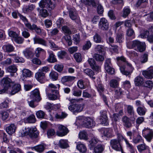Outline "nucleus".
Wrapping results in <instances>:
<instances>
[{"label":"nucleus","instance_id":"39448f33","mask_svg":"<svg viewBox=\"0 0 153 153\" xmlns=\"http://www.w3.org/2000/svg\"><path fill=\"white\" fill-rule=\"evenodd\" d=\"M142 133L147 141L150 142L153 138V130L147 127L143 130Z\"/></svg>","mask_w":153,"mask_h":153},{"label":"nucleus","instance_id":"a211bd4d","mask_svg":"<svg viewBox=\"0 0 153 153\" xmlns=\"http://www.w3.org/2000/svg\"><path fill=\"white\" fill-rule=\"evenodd\" d=\"M1 82L3 86L10 89L11 88L10 86L12 83H13L11 80L8 77H4L1 80Z\"/></svg>","mask_w":153,"mask_h":153},{"label":"nucleus","instance_id":"6ab92c4d","mask_svg":"<svg viewBox=\"0 0 153 153\" xmlns=\"http://www.w3.org/2000/svg\"><path fill=\"white\" fill-rule=\"evenodd\" d=\"M30 130H29L28 135L31 138H36L38 137L39 133L35 127L30 128Z\"/></svg>","mask_w":153,"mask_h":153},{"label":"nucleus","instance_id":"2eb2a0df","mask_svg":"<svg viewBox=\"0 0 153 153\" xmlns=\"http://www.w3.org/2000/svg\"><path fill=\"white\" fill-rule=\"evenodd\" d=\"M101 118L100 120L102 124L104 126L108 125V117L107 115V112L105 111H103L100 112Z\"/></svg>","mask_w":153,"mask_h":153},{"label":"nucleus","instance_id":"7c9ffc66","mask_svg":"<svg viewBox=\"0 0 153 153\" xmlns=\"http://www.w3.org/2000/svg\"><path fill=\"white\" fill-rule=\"evenodd\" d=\"M2 48L4 52H10L14 51V47L11 45H5L3 46Z\"/></svg>","mask_w":153,"mask_h":153},{"label":"nucleus","instance_id":"72a5a7b5","mask_svg":"<svg viewBox=\"0 0 153 153\" xmlns=\"http://www.w3.org/2000/svg\"><path fill=\"white\" fill-rule=\"evenodd\" d=\"M32 74L31 71L27 69H24L22 71V76L24 78L30 77Z\"/></svg>","mask_w":153,"mask_h":153},{"label":"nucleus","instance_id":"f8f14e48","mask_svg":"<svg viewBox=\"0 0 153 153\" xmlns=\"http://www.w3.org/2000/svg\"><path fill=\"white\" fill-rule=\"evenodd\" d=\"M69 16L70 18L73 20L79 22V18L76 13V10L74 8H71L69 10Z\"/></svg>","mask_w":153,"mask_h":153},{"label":"nucleus","instance_id":"6e6d98bb","mask_svg":"<svg viewBox=\"0 0 153 153\" xmlns=\"http://www.w3.org/2000/svg\"><path fill=\"white\" fill-rule=\"evenodd\" d=\"M127 111L128 113L130 115H134V112L133 106L131 105H128Z\"/></svg>","mask_w":153,"mask_h":153},{"label":"nucleus","instance_id":"e433bc0d","mask_svg":"<svg viewBox=\"0 0 153 153\" xmlns=\"http://www.w3.org/2000/svg\"><path fill=\"white\" fill-rule=\"evenodd\" d=\"M124 141L127 145V147L128 148L131 153H135L136 149L134 147L130 144L126 139H124Z\"/></svg>","mask_w":153,"mask_h":153},{"label":"nucleus","instance_id":"c03bdc74","mask_svg":"<svg viewBox=\"0 0 153 153\" xmlns=\"http://www.w3.org/2000/svg\"><path fill=\"white\" fill-rule=\"evenodd\" d=\"M79 135V137L80 139L87 140L88 139V134L85 131H82L80 132Z\"/></svg>","mask_w":153,"mask_h":153},{"label":"nucleus","instance_id":"5701e85b","mask_svg":"<svg viewBox=\"0 0 153 153\" xmlns=\"http://www.w3.org/2000/svg\"><path fill=\"white\" fill-rule=\"evenodd\" d=\"M34 44H38L45 46H47V42L44 39L39 37L35 36L33 38Z\"/></svg>","mask_w":153,"mask_h":153},{"label":"nucleus","instance_id":"aec40b11","mask_svg":"<svg viewBox=\"0 0 153 153\" xmlns=\"http://www.w3.org/2000/svg\"><path fill=\"white\" fill-rule=\"evenodd\" d=\"M122 120L123 125L126 128H129L132 126L130 119L126 116L123 117Z\"/></svg>","mask_w":153,"mask_h":153},{"label":"nucleus","instance_id":"69168bd1","mask_svg":"<svg viewBox=\"0 0 153 153\" xmlns=\"http://www.w3.org/2000/svg\"><path fill=\"white\" fill-rule=\"evenodd\" d=\"M105 69L106 71L110 74H113L114 73V69L111 67V66L108 67L107 66L106 68H105Z\"/></svg>","mask_w":153,"mask_h":153},{"label":"nucleus","instance_id":"b1692460","mask_svg":"<svg viewBox=\"0 0 153 153\" xmlns=\"http://www.w3.org/2000/svg\"><path fill=\"white\" fill-rule=\"evenodd\" d=\"M16 127L14 124H11L6 128V131L9 134H12L16 131Z\"/></svg>","mask_w":153,"mask_h":153},{"label":"nucleus","instance_id":"603ef678","mask_svg":"<svg viewBox=\"0 0 153 153\" xmlns=\"http://www.w3.org/2000/svg\"><path fill=\"white\" fill-rule=\"evenodd\" d=\"M130 9L128 7H125L123 10V16L124 18H126L130 13Z\"/></svg>","mask_w":153,"mask_h":153},{"label":"nucleus","instance_id":"680f3d73","mask_svg":"<svg viewBox=\"0 0 153 153\" xmlns=\"http://www.w3.org/2000/svg\"><path fill=\"white\" fill-rule=\"evenodd\" d=\"M94 57L97 61H102L104 59L103 56L98 54H94Z\"/></svg>","mask_w":153,"mask_h":153},{"label":"nucleus","instance_id":"f257e3e1","mask_svg":"<svg viewBox=\"0 0 153 153\" xmlns=\"http://www.w3.org/2000/svg\"><path fill=\"white\" fill-rule=\"evenodd\" d=\"M116 59L121 73L126 76L130 75L134 69L131 64L126 61L124 56L118 57Z\"/></svg>","mask_w":153,"mask_h":153},{"label":"nucleus","instance_id":"0eeeda50","mask_svg":"<svg viewBox=\"0 0 153 153\" xmlns=\"http://www.w3.org/2000/svg\"><path fill=\"white\" fill-rule=\"evenodd\" d=\"M83 120L82 125L86 128H89L93 127L95 125V122L91 118L84 117L83 118Z\"/></svg>","mask_w":153,"mask_h":153},{"label":"nucleus","instance_id":"338daca9","mask_svg":"<svg viewBox=\"0 0 153 153\" xmlns=\"http://www.w3.org/2000/svg\"><path fill=\"white\" fill-rule=\"evenodd\" d=\"M95 50L97 52H102L104 50V46L101 45H97L95 47Z\"/></svg>","mask_w":153,"mask_h":153},{"label":"nucleus","instance_id":"f03ea898","mask_svg":"<svg viewBox=\"0 0 153 153\" xmlns=\"http://www.w3.org/2000/svg\"><path fill=\"white\" fill-rule=\"evenodd\" d=\"M127 47L129 49H134L142 52L145 50L146 45L144 42H141L137 40H135L128 42L127 44Z\"/></svg>","mask_w":153,"mask_h":153},{"label":"nucleus","instance_id":"37998d69","mask_svg":"<svg viewBox=\"0 0 153 153\" xmlns=\"http://www.w3.org/2000/svg\"><path fill=\"white\" fill-rule=\"evenodd\" d=\"M122 86L126 90V93L128 94V90L131 87V85L129 81L126 80L123 82Z\"/></svg>","mask_w":153,"mask_h":153},{"label":"nucleus","instance_id":"cd10ccee","mask_svg":"<svg viewBox=\"0 0 153 153\" xmlns=\"http://www.w3.org/2000/svg\"><path fill=\"white\" fill-rule=\"evenodd\" d=\"M105 149L104 145L100 144L95 146L94 149V152L95 153H102Z\"/></svg>","mask_w":153,"mask_h":153},{"label":"nucleus","instance_id":"412c9836","mask_svg":"<svg viewBox=\"0 0 153 153\" xmlns=\"http://www.w3.org/2000/svg\"><path fill=\"white\" fill-rule=\"evenodd\" d=\"M49 56L47 59V61L50 63H53L57 62V60L56 56L52 51H48Z\"/></svg>","mask_w":153,"mask_h":153},{"label":"nucleus","instance_id":"c85d7f7f","mask_svg":"<svg viewBox=\"0 0 153 153\" xmlns=\"http://www.w3.org/2000/svg\"><path fill=\"white\" fill-rule=\"evenodd\" d=\"M147 111L146 109L144 106H139L137 109V112L140 116L144 115Z\"/></svg>","mask_w":153,"mask_h":153},{"label":"nucleus","instance_id":"473e14b6","mask_svg":"<svg viewBox=\"0 0 153 153\" xmlns=\"http://www.w3.org/2000/svg\"><path fill=\"white\" fill-rule=\"evenodd\" d=\"M77 149L81 152L85 153L87 151L86 146L84 144L81 143H79L76 146Z\"/></svg>","mask_w":153,"mask_h":153},{"label":"nucleus","instance_id":"bb28decb","mask_svg":"<svg viewBox=\"0 0 153 153\" xmlns=\"http://www.w3.org/2000/svg\"><path fill=\"white\" fill-rule=\"evenodd\" d=\"M59 146L62 149H66L69 147L67 140L64 139H61L58 143Z\"/></svg>","mask_w":153,"mask_h":153},{"label":"nucleus","instance_id":"20e7f679","mask_svg":"<svg viewBox=\"0 0 153 153\" xmlns=\"http://www.w3.org/2000/svg\"><path fill=\"white\" fill-rule=\"evenodd\" d=\"M69 130L67 128L62 125H59L57 126V129L56 132L57 135L59 137H63L69 132Z\"/></svg>","mask_w":153,"mask_h":153},{"label":"nucleus","instance_id":"49530a36","mask_svg":"<svg viewBox=\"0 0 153 153\" xmlns=\"http://www.w3.org/2000/svg\"><path fill=\"white\" fill-rule=\"evenodd\" d=\"M58 73L54 71H51L49 74L50 78L53 81L57 80L58 78Z\"/></svg>","mask_w":153,"mask_h":153},{"label":"nucleus","instance_id":"052dcab7","mask_svg":"<svg viewBox=\"0 0 153 153\" xmlns=\"http://www.w3.org/2000/svg\"><path fill=\"white\" fill-rule=\"evenodd\" d=\"M36 101H34L33 100H30V98H29L28 101V103L30 107L34 108L38 105V104L35 103V102Z\"/></svg>","mask_w":153,"mask_h":153},{"label":"nucleus","instance_id":"9d476101","mask_svg":"<svg viewBox=\"0 0 153 153\" xmlns=\"http://www.w3.org/2000/svg\"><path fill=\"white\" fill-rule=\"evenodd\" d=\"M30 100H33L37 102H39L41 100L39 91L38 89H35L31 92Z\"/></svg>","mask_w":153,"mask_h":153},{"label":"nucleus","instance_id":"13d9d810","mask_svg":"<svg viewBox=\"0 0 153 153\" xmlns=\"http://www.w3.org/2000/svg\"><path fill=\"white\" fill-rule=\"evenodd\" d=\"M7 70L10 72L15 73L17 70L16 66L15 65L9 66L7 68Z\"/></svg>","mask_w":153,"mask_h":153},{"label":"nucleus","instance_id":"de8ad7c7","mask_svg":"<svg viewBox=\"0 0 153 153\" xmlns=\"http://www.w3.org/2000/svg\"><path fill=\"white\" fill-rule=\"evenodd\" d=\"M62 39L63 40H65L68 43L69 46H71L72 44V42L71 39V37L69 35H65L64 36Z\"/></svg>","mask_w":153,"mask_h":153},{"label":"nucleus","instance_id":"c9c22d12","mask_svg":"<svg viewBox=\"0 0 153 153\" xmlns=\"http://www.w3.org/2000/svg\"><path fill=\"white\" fill-rule=\"evenodd\" d=\"M75 77L71 76H65L63 77L61 79V82L65 83L67 82L71 81L75 79Z\"/></svg>","mask_w":153,"mask_h":153},{"label":"nucleus","instance_id":"0e129e2a","mask_svg":"<svg viewBox=\"0 0 153 153\" xmlns=\"http://www.w3.org/2000/svg\"><path fill=\"white\" fill-rule=\"evenodd\" d=\"M36 114L37 118H43L44 117L45 113L43 111L39 110L36 112Z\"/></svg>","mask_w":153,"mask_h":153},{"label":"nucleus","instance_id":"f704fd0d","mask_svg":"<svg viewBox=\"0 0 153 153\" xmlns=\"http://www.w3.org/2000/svg\"><path fill=\"white\" fill-rule=\"evenodd\" d=\"M143 79L140 76H137L136 77L134 80L135 84L136 85L139 86L143 84Z\"/></svg>","mask_w":153,"mask_h":153},{"label":"nucleus","instance_id":"4c0bfd02","mask_svg":"<svg viewBox=\"0 0 153 153\" xmlns=\"http://www.w3.org/2000/svg\"><path fill=\"white\" fill-rule=\"evenodd\" d=\"M56 94H51L49 93L46 94L47 95L48 98L49 100H55L59 98V92L57 93H55Z\"/></svg>","mask_w":153,"mask_h":153},{"label":"nucleus","instance_id":"774afa93","mask_svg":"<svg viewBox=\"0 0 153 153\" xmlns=\"http://www.w3.org/2000/svg\"><path fill=\"white\" fill-rule=\"evenodd\" d=\"M91 43L89 41H86V43L83 46V49L84 50L88 49L91 46Z\"/></svg>","mask_w":153,"mask_h":153},{"label":"nucleus","instance_id":"423d86ee","mask_svg":"<svg viewBox=\"0 0 153 153\" xmlns=\"http://www.w3.org/2000/svg\"><path fill=\"white\" fill-rule=\"evenodd\" d=\"M60 87V85L59 84L55 85L52 83L50 84L46 88V94H48L50 92L53 93H58V90H59Z\"/></svg>","mask_w":153,"mask_h":153},{"label":"nucleus","instance_id":"bf43d9fd","mask_svg":"<svg viewBox=\"0 0 153 153\" xmlns=\"http://www.w3.org/2000/svg\"><path fill=\"white\" fill-rule=\"evenodd\" d=\"M83 109V108L80 104H74V112H80Z\"/></svg>","mask_w":153,"mask_h":153},{"label":"nucleus","instance_id":"79ce46f5","mask_svg":"<svg viewBox=\"0 0 153 153\" xmlns=\"http://www.w3.org/2000/svg\"><path fill=\"white\" fill-rule=\"evenodd\" d=\"M115 94L117 96H120L122 95H125L128 94V93L124 92L122 89L120 88H117L115 90Z\"/></svg>","mask_w":153,"mask_h":153},{"label":"nucleus","instance_id":"4be33fe9","mask_svg":"<svg viewBox=\"0 0 153 153\" xmlns=\"http://www.w3.org/2000/svg\"><path fill=\"white\" fill-rule=\"evenodd\" d=\"M21 89V85L19 84H14L12 87V89L10 90L9 92L11 95H14L19 91Z\"/></svg>","mask_w":153,"mask_h":153},{"label":"nucleus","instance_id":"a878e982","mask_svg":"<svg viewBox=\"0 0 153 153\" xmlns=\"http://www.w3.org/2000/svg\"><path fill=\"white\" fill-rule=\"evenodd\" d=\"M23 120L25 123H34L36 119L35 115L31 114L27 117L25 118Z\"/></svg>","mask_w":153,"mask_h":153},{"label":"nucleus","instance_id":"864d4df0","mask_svg":"<svg viewBox=\"0 0 153 153\" xmlns=\"http://www.w3.org/2000/svg\"><path fill=\"white\" fill-rule=\"evenodd\" d=\"M30 127H28L27 128H25L24 129L21 131L20 132V133L21 134V136L24 137L27 135H28L29 130H30Z\"/></svg>","mask_w":153,"mask_h":153},{"label":"nucleus","instance_id":"1a4fd4ad","mask_svg":"<svg viewBox=\"0 0 153 153\" xmlns=\"http://www.w3.org/2000/svg\"><path fill=\"white\" fill-rule=\"evenodd\" d=\"M101 133L102 137L107 138H111L114 135L111 128L102 129L101 130Z\"/></svg>","mask_w":153,"mask_h":153},{"label":"nucleus","instance_id":"ea45409f","mask_svg":"<svg viewBox=\"0 0 153 153\" xmlns=\"http://www.w3.org/2000/svg\"><path fill=\"white\" fill-rule=\"evenodd\" d=\"M94 41L97 43H102L103 41L100 36L97 33L95 34L93 37Z\"/></svg>","mask_w":153,"mask_h":153},{"label":"nucleus","instance_id":"e2e57ef3","mask_svg":"<svg viewBox=\"0 0 153 153\" xmlns=\"http://www.w3.org/2000/svg\"><path fill=\"white\" fill-rule=\"evenodd\" d=\"M77 85L78 87L81 89H84L85 88L84 81L82 79H80L78 81Z\"/></svg>","mask_w":153,"mask_h":153},{"label":"nucleus","instance_id":"6e6552de","mask_svg":"<svg viewBox=\"0 0 153 153\" xmlns=\"http://www.w3.org/2000/svg\"><path fill=\"white\" fill-rule=\"evenodd\" d=\"M99 28L103 30H107L109 27V24L108 21L105 18L100 19L98 24Z\"/></svg>","mask_w":153,"mask_h":153},{"label":"nucleus","instance_id":"ddd939ff","mask_svg":"<svg viewBox=\"0 0 153 153\" xmlns=\"http://www.w3.org/2000/svg\"><path fill=\"white\" fill-rule=\"evenodd\" d=\"M88 62L91 68L94 70L98 72L100 71V67L96 64V62L94 59L89 58L88 60Z\"/></svg>","mask_w":153,"mask_h":153},{"label":"nucleus","instance_id":"5fc2aeb1","mask_svg":"<svg viewBox=\"0 0 153 153\" xmlns=\"http://www.w3.org/2000/svg\"><path fill=\"white\" fill-rule=\"evenodd\" d=\"M67 54V53L64 51H61L58 52L57 56L60 59H63Z\"/></svg>","mask_w":153,"mask_h":153},{"label":"nucleus","instance_id":"a19ab883","mask_svg":"<svg viewBox=\"0 0 153 153\" xmlns=\"http://www.w3.org/2000/svg\"><path fill=\"white\" fill-rule=\"evenodd\" d=\"M31 149L32 150H34L37 152H41L44 151V147L42 145H39L31 147Z\"/></svg>","mask_w":153,"mask_h":153},{"label":"nucleus","instance_id":"7ed1b4c3","mask_svg":"<svg viewBox=\"0 0 153 153\" xmlns=\"http://www.w3.org/2000/svg\"><path fill=\"white\" fill-rule=\"evenodd\" d=\"M39 7L41 8H46L48 10H51L54 8L56 4L51 0H41L39 3Z\"/></svg>","mask_w":153,"mask_h":153},{"label":"nucleus","instance_id":"a18cd8bd","mask_svg":"<svg viewBox=\"0 0 153 153\" xmlns=\"http://www.w3.org/2000/svg\"><path fill=\"white\" fill-rule=\"evenodd\" d=\"M98 140L97 139L93 138L90 141L89 146L90 149L93 148L98 142Z\"/></svg>","mask_w":153,"mask_h":153},{"label":"nucleus","instance_id":"4d7b16f0","mask_svg":"<svg viewBox=\"0 0 153 153\" xmlns=\"http://www.w3.org/2000/svg\"><path fill=\"white\" fill-rule=\"evenodd\" d=\"M72 94L74 96L79 97L82 94V91L81 90L78 89H73L72 91Z\"/></svg>","mask_w":153,"mask_h":153},{"label":"nucleus","instance_id":"2f4dec72","mask_svg":"<svg viewBox=\"0 0 153 153\" xmlns=\"http://www.w3.org/2000/svg\"><path fill=\"white\" fill-rule=\"evenodd\" d=\"M83 72L86 75L88 76L92 79L94 80L95 79V77L93 76L94 75V73L91 69L89 68L85 69L83 70Z\"/></svg>","mask_w":153,"mask_h":153},{"label":"nucleus","instance_id":"58836bf2","mask_svg":"<svg viewBox=\"0 0 153 153\" xmlns=\"http://www.w3.org/2000/svg\"><path fill=\"white\" fill-rule=\"evenodd\" d=\"M37 10H39V14L42 17L45 18L47 17L48 15L49 14L46 9H42L40 10L39 8H37Z\"/></svg>","mask_w":153,"mask_h":153},{"label":"nucleus","instance_id":"4468645a","mask_svg":"<svg viewBox=\"0 0 153 153\" xmlns=\"http://www.w3.org/2000/svg\"><path fill=\"white\" fill-rule=\"evenodd\" d=\"M101 118L100 120L102 124L104 126L108 125V117L107 115V112L105 111H103L100 112Z\"/></svg>","mask_w":153,"mask_h":153},{"label":"nucleus","instance_id":"8fccbe9b","mask_svg":"<svg viewBox=\"0 0 153 153\" xmlns=\"http://www.w3.org/2000/svg\"><path fill=\"white\" fill-rule=\"evenodd\" d=\"M64 66L62 64H57L54 67V69L59 72H61L63 69Z\"/></svg>","mask_w":153,"mask_h":153},{"label":"nucleus","instance_id":"393cba45","mask_svg":"<svg viewBox=\"0 0 153 153\" xmlns=\"http://www.w3.org/2000/svg\"><path fill=\"white\" fill-rule=\"evenodd\" d=\"M23 53L24 56L27 59H30L34 56L33 51L29 49H26L23 51Z\"/></svg>","mask_w":153,"mask_h":153},{"label":"nucleus","instance_id":"f3484780","mask_svg":"<svg viewBox=\"0 0 153 153\" xmlns=\"http://www.w3.org/2000/svg\"><path fill=\"white\" fill-rule=\"evenodd\" d=\"M45 74L44 73L41 72L39 70L35 74V77L36 79L41 83H44V81L45 78Z\"/></svg>","mask_w":153,"mask_h":153},{"label":"nucleus","instance_id":"3c124183","mask_svg":"<svg viewBox=\"0 0 153 153\" xmlns=\"http://www.w3.org/2000/svg\"><path fill=\"white\" fill-rule=\"evenodd\" d=\"M96 3V5L97 4L98 5L97 7V10L98 14H102V13L103 12V9L101 5L99 4V1L98 0H96L95 1Z\"/></svg>","mask_w":153,"mask_h":153},{"label":"nucleus","instance_id":"9b49d317","mask_svg":"<svg viewBox=\"0 0 153 153\" xmlns=\"http://www.w3.org/2000/svg\"><path fill=\"white\" fill-rule=\"evenodd\" d=\"M110 145L113 149L117 151L122 150V147L119 140L116 139H113L111 140Z\"/></svg>","mask_w":153,"mask_h":153},{"label":"nucleus","instance_id":"dca6fc26","mask_svg":"<svg viewBox=\"0 0 153 153\" xmlns=\"http://www.w3.org/2000/svg\"><path fill=\"white\" fill-rule=\"evenodd\" d=\"M143 75L146 78L152 79L153 78V67H150L147 69L143 72Z\"/></svg>","mask_w":153,"mask_h":153},{"label":"nucleus","instance_id":"c756f323","mask_svg":"<svg viewBox=\"0 0 153 153\" xmlns=\"http://www.w3.org/2000/svg\"><path fill=\"white\" fill-rule=\"evenodd\" d=\"M136 134L133 137V142L135 143H137L143 142V140L141 136L139 135V133L137 132Z\"/></svg>","mask_w":153,"mask_h":153},{"label":"nucleus","instance_id":"09e8293b","mask_svg":"<svg viewBox=\"0 0 153 153\" xmlns=\"http://www.w3.org/2000/svg\"><path fill=\"white\" fill-rule=\"evenodd\" d=\"M110 85L113 88H117L119 85L118 82L116 79H112L110 82Z\"/></svg>","mask_w":153,"mask_h":153}]
</instances>
